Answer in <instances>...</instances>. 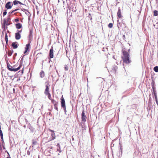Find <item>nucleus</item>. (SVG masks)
I'll use <instances>...</instances> for the list:
<instances>
[{"mask_svg": "<svg viewBox=\"0 0 158 158\" xmlns=\"http://www.w3.org/2000/svg\"><path fill=\"white\" fill-rule=\"evenodd\" d=\"M123 56L122 57L123 60V63L129 64L131 62L129 58V53L128 52L123 51Z\"/></svg>", "mask_w": 158, "mask_h": 158, "instance_id": "obj_1", "label": "nucleus"}, {"mask_svg": "<svg viewBox=\"0 0 158 158\" xmlns=\"http://www.w3.org/2000/svg\"><path fill=\"white\" fill-rule=\"evenodd\" d=\"M121 22H119V19L117 20L118 25L117 27L118 28H120V27H126V24L124 21L122 19H121Z\"/></svg>", "mask_w": 158, "mask_h": 158, "instance_id": "obj_2", "label": "nucleus"}, {"mask_svg": "<svg viewBox=\"0 0 158 158\" xmlns=\"http://www.w3.org/2000/svg\"><path fill=\"white\" fill-rule=\"evenodd\" d=\"M81 116V121H82V122H83L82 123L83 124L84 127H85V126L84 122H85L86 121V117L85 115V113L84 110H83L82 111Z\"/></svg>", "mask_w": 158, "mask_h": 158, "instance_id": "obj_3", "label": "nucleus"}, {"mask_svg": "<svg viewBox=\"0 0 158 158\" xmlns=\"http://www.w3.org/2000/svg\"><path fill=\"white\" fill-rule=\"evenodd\" d=\"M53 56V47H52L49 51L48 59H49L53 58L54 56Z\"/></svg>", "mask_w": 158, "mask_h": 158, "instance_id": "obj_4", "label": "nucleus"}, {"mask_svg": "<svg viewBox=\"0 0 158 158\" xmlns=\"http://www.w3.org/2000/svg\"><path fill=\"white\" fill-rule=\"evenodd\" d=\"M11 2H8L5 5V7L7 9H11L13 6V4L12 3V5H11Z\"/></svg>", "mask_w": 158, "mask_h": 158, "instance_id": "obj_5", "label": "nucleus"}, {"mask_svg": "<svg viewBox=\"0 0 158 158\" xmlns=\"http://www.w3.org/2000/svg\"><path fill=\"white\" fill-rule=\"evenodd\" d=\"M49 86L50 85L48 84H47L46 85V89L45 90V91L44 92V94L47 95V94H49Z\"/></svg>", "mask_w": 158, "mask_h": 158, "instance_id": "obj_6", "label": "nucleus"}, {"mask_svg": "<svg viewBox=\"0 0 158 158\" xmlns=\"http://www.w3.org/2000/svg\"><path fill=\"white\" fill-rule=\"evenodd\" d=\"M32 147H34L35 146L38 145L39 143H38V141L36 139H33L32 140Z\"/></svg>", "mask_w": 158, "mask_h": 158, "instance_id": "obj_7", "label": "nucleus"}, {"mask_svg": "<svg viewBox=\"0 0 158 158\" xmlns=\"http://www.w3.org/2000/svg\"><path fill=\"white\" fill-rule=\"evenodd\" d=\"M61 100V107L62 108L66 107L65 101L64 98L63 97V96H62Z\"/></svg>", "mask_w": 158, "mask_h": 158, "instance_id": "obj_8", "label": "nucleus"}, {"mask_svg": "<svg viewBox=\"0 0 158 158\" xmlns=\"http://www.w3.org/2000/svg\"><path fill=\"white\" fill-rule=\"evenodd\" d=\"M117 16H118V19L119 18L120 19H121L122 18V16L121 14V11L119 7L118 8V10L117 13Z\"/></svg>", "mask_w": 158, "mask_h": 158, "instance_id": "obj_9", "label": "nucleus"}, {"mask_svg": "<svg viewBox=\"0 0 158 158\" xmlns=\"http://www.w3.org/2000/svg\"><path fill=\"white\" fill-rule=\"evenodd\" d=\"M151 94H150L149 95V99L148 103V106H152V98L151 97Z\"/></svg>", "mask_w": 158, "mask_h": 158, "instance_id": "obj_10", "label": "nucleus"}, {"mask_svg": "<svg viewBox=\"0 0 158 158\" xmlns=\"http://www.w3.org/2000/svg\"><path fill=\"white\" fill-rule=\"evenodd\" d=\"M22 10L23 11H26L27 12V13H25V14L27 16H28V20H29L30 19V17L31 16V14L29 12L28 10H27L25 9H22Z\"/></svg>", "mask_w": 158, "mask_h": 158, "instance_id": "obj_11", "label": "nucleus"}, {"mask_svg": "<svg viewBox=\"0 0 158 158\" xmlns=\"http://www.w3.org/2000/svg\"><path fill=\"white\" fill-rule=\"evenodd\" d=\"M6 19H4L3 20V28L4 31H6V29L7 28V27H6Z\"/></svg>", "mask_w": 158, "mask_h": 158, "instance_id": "obj_12", "label": "nucleus"}, {"mask_svg": "<svg viewBox=\"0 0 158 158\" xmlns=\"http://www.w3.org/2000/svg\"><path fill=\"white\" fill-rule=\"evenodd\" d=\"M11 46L13 47V48L14 49H16L18 47V46L17 45V43L16 42H15L12 44Z\"/></svg>", "mask_w": 158, "mask_h": 158, "instance_id": "obj_13", "label": "nucleus"}, {"mask_svg": "<svg viewBox=\"0 0 158 158\" xmlns=\"http://www.w3.org/2000/svg\"><path fill=\"white\" fill-rule=\"evenodd\" d=\"M21 37L20 34L19 33H15V38L17 40H19L20 39Z\"/></svg>", "mask_w": 158, "mask_h": 158, "instance_id": "obj_14", "label": "nucleus"}, {"mask_svg": "<svg viewBox=\"0 0 158 158\" xmlns=\"http://www.w3.org/2000/svg\"><path fill=\"white\" fill-rule=\"evenodd\" d=\"M118 67L117 66L114 65L112 67V69L113 72L116 73L117 71Z\"/></svg>", "mask_w": 158, "mask_h": 158, "instance_id": "obj_15", "label": "nucleus"}, {"mask_svg": "<svg viewBox=\"0 0 158 158\" xmlns=\"http://www.w3.org/2000/svg\"><path fill=\"white\" fill-rule=\"evenodd\" d=\"M21 65H19V66L17 68H12V69H11V71H14V72H16L19 70L21 68Z\"/></svg>", "mask_w": 158, "mask_h": 158, "instance_id": "obj_16", "label": "nucleus"}, {"mask_svg": "<svg viewBox=\"0 0 158 158\" xmlns=\"http://www.w3.org/2000/svg\"><path fill=\"white\" fill-rule=\"evenodd\" d=\"M16 28L17 29H19L22 27V25L20 23H17L15 24Z\"/></svg>", "mask_w": 158, "mask_h": 158, "instance_id": "obj_17", "label": "nucleus"}, {"mask_svg": "<svg viewBox=\"0 0 158 158\" xmlns=\"http://www.w3.org/2000/svg\"><path fill=\"white\" fill-rule=\"evenodd\" d=\"M32 33L33 30L32 29H31L29 31V39H31L32 38Z\"/></svg>", "mask_w": 158, "mask_h": 158, "instance_id": "obj_18", "label": "nucleus"}, {"mask_svg": "<svg viewBox=\"0 0 158 158\" xmlns=\"http://www.w3.org/2000/svg\"><path fill=\"white\" fill-rule=\"evenodd\" d=\"M6 53H8V55L9 56H11L12 54L14 52V51L13 50H10L8 51V52H7V50H6Z\"/></svg>", "mask_w": 158, "mask_h": 158, "instance_id": "obj_19", "label": "nucleus"}, {"mask_svg": "<svg viewBox=\"0 0 158 158\" xmlns=\"http://www.w3.org/2000/svg\"><path fill=\"white\" fill-rule=\"evenodd\" d=\"M6 63L7 64V68L9 70L11 71L10 69H12V67L10 65L9 62Z\"/></svg>", "mask_w": 158, "mask_h": 158, "instance_id": "obj_20", "label": "nucleus"}, {"mask_svg": "<svg viewBox=\"0 0 158 158\" xmlns=\"http://www.w3.org/2000/svg\"><path fill=\"white\" fill-rule=\"evenodd\" d=\"M49 131L52 132L51 135L52 137V138H55V133L54 131L52 130H50Z\"/></svg>", "mask_w": 158, "mask_h": 158, "instance_id": "obj_21", "label": "nucleus"}, {"mask_svg": "<svg viewBox=\"0 0 158 158\" xmlns=\"http://www.w3.org/2000/svg\"><path fill=\"white\" fill-rule=\"evenodd\" d=\"M54 106H55L56 105H58V102H56L55 100L52 99L51 100Z\"/></svg>", "mask_w": 158, "mask_h": 158, "instance_id": "obj_22", "label": "nucleus"}, {"mask_svg": "<svg viewBox=\"0 0 158 158\" xmlns=\"http://www.w3.org/2000/svg\"><path fill=\"white\" fill-rule=\"evenodd\" d=\"M45 74L44 71H42L40 73V77L42 78L44 77Z\"/></svg>", "mask_w": 158, "mask_h": 158, "instance_id": "obj_23", "label": "nucleus"}, {"mask_svg": "<svg viewBox=\"0 0 158 158\" xmlns=\"http://www.w3.org/2000/svg\"><path fill=\"white\" fill-rule=\"evenodd\" d=\"M30 47V43H29L26 45V47L25 48V49L28 50L29 49Z\"/></svg>", "mask_w": 158, "mask_h": 158, "instance_id": "obj_24", "label": "nucleus"}, {"mask_svg": "<svg viewBox=\"0 0 158 158\" xmlns=\"http://www.w3.org/2000/svg\"><path fill=\"white\" fill-rule=\"evenodd\" d=\"M153 91V92L152 93V95L153 98H154L155 97H157L156 90H154Z\"/></svg>", "mask_w": 158, "mask_h": 158, "instance_id": "obj_25", "label": "nucleus"}, {"mask_svg": "<svg viewBox=\"0 0 158 158\" xmlns=\"http://www.w3.org/2000/svg\"><path fill=\"white\" fill-rule=\"evenodd\" d=\"M19 10V8H17L14 10L10 11V12H9V14L10 15H11L14 12H15L18 11V10Z\"/></svg>", "mask_w": 158, "mask_h": 158, "instance_id": "obj_26", "label": "nucleus"}, {"mask_svg": "<svg viewBox=\"0 0 158 158\" xmlns=\"http://www.w3.org/2000/svg\"><path fill=\"white\" fill-rule=\"evenodd\" d=\"M5 39V40H6V44H7L8 43V36L7 34L6 31V32Z\"/></svg>", "mask_w": 158, "mask_h": 158, "instance_id": "obj_27", "label": "nucleus"}, {"mask_svg": "<svg viewBox=\"0 0 158 158\" xmlns=\"http://www.w3.org/2000/svg\"><path fill=\"white\" fill-rule=\"evenodd\" d=\"M136 107V105L135 104H133L131 106V109H132L133 110L135 109Z\"/></svg>", "mask_w": 158, "mask_h": 158, "instance_id": "obj_28", "label": "nucleus"}, {"mask_svg": "<svg viewBox=\"0 0 158 158\" xmlns=\"http://www.w3.org/2000/svg\"><path fill=\"white\" fill-rule=\"evenodd\" d=\"M154 15L155 16H157L158 15V11L155 10L153 11Z\"/></svg>", "mask_w": 158, "mask_h": 158, "instance_id": "obj_29", "label": "nucleus"}, {"mask_svg": "<svg viewBox=\"0 0 158 158\" xmlns=\"http://www.w3.org/2000/svg\"><path fill=\"white\" fill-rule=\"evenodd\" d=\"M156 72H158V66H155L153 69Z\"/></svg>", "mask_w": 158, "mask_h": 158, "instance_id": "obj_30", "label": "nucleus"}, {"mask_svg": "<svg viewBox=\"0 0 158 158\" xmlns=\"http://www.w3.org/2000/svg\"><path fill=\"white\" fill-rule=\"evenodd\" d=\"M19 1L16 0H14L13 2V4L14 5H16L18 4Z\"/></svg>", "mask_w": 158, "mask_h": 158, "instance_id": "obj_31", "label": "nucleus"}, {"mask_svg": "<svg viewBox=\"0 0 158 158\" xmlns=\"http://www.w3.org/2000/svg\"><path fill=\"white\" fill-rule=\"evenodd\" d=\"M24 56V55L23 56V57L21 58L20 60V65H21V66H22L23 63V57Z\"/></svg>", "mask_w": 158, "mask_h": 158, "instance_id": "obj_32", "label": "nucleus"}, {"mask_svg": "<svg viewBox=\"0 0 158 158\" xmlns=\"http://www.w3.org/2000/svg\"><path fill=\"white\" fill-rule=\"evenodd\" d=\"M1 141L2 142V146L4 149H5V143L3 140V139H1Z\"/></svg>", "mask_w": 158, "mask_h": 158, "instance_id": "obj_33", "label": "nucleus"}, {"mask_svg": "<svg viewBox=\"0 0 158 158\" xmlns=\"http://www.w3.org/2000/svg\"><path fill=\"white\" fill-rule=\"evenodd\" d=\"M5 56V59L6 61V63L8 62V57L6 55V54H5L4 56Z\"/></svg>", "mask_w": 158, "mask_h": 158, "instance_id": "obj_34", "label": "nucleus"}, {"mask_svg": "<svg viewBox=\"0 0 158 158\" xmlns=\"http://www.w3.org/2000/svg\"><path fill=\"white\" fill-rule=\"evenodd\" d=\"M0 135L1 138H3L2 131L1 130H0Z\"/></svg>", "mask_w": 158, "mask_h": 158, "instance_id": "obj_35", "label": "nucleus"}, {"mask_svg": "<svg viewBox=\"0 0 158 158\" xmlns=\"http://www.w3.org/2000/svg\"><path fill=\"white\" fill-rule=\"evenodd\" d=\"M113 24L111 23H110L108 25V27L110 28H111L113 27Z\"/></svg>", "mask_w": 158, "mask_h": 158, "instance_id": "obj_36", "label": "nucleus"}, {"mask_svg": "<svg viewBox=\"0 0 158 158\" xmlns=\"http://www.w3.org/2000/svg\"><path fill=\"white\" fill-rule=\"evenodd\" d=\"M6 10H4V12L3 13V17L5 16V15H6L7 14V11Z\"/></svg>", "mask_w": 158, "mask_h": 158, "instance_id": "obj_37", "label": "nucleus"}, {"mask_svg": "<svg viewBox=\"0 0 158 158\" xmlns=\"http://www.w3.org/2000/svg\"><path fill=\"white\" fill-rule=\"evenodd\" d=\"M120 139H119V144L120 145V148H121H121H122V143L121 142V141H120Z\"/></svg>", "mask_w": 158, "mask_h": 158, "instance_id": "obj_38", "label": "nucleus"}, {"mask_svg": "<svg viewBox=\"0 0 158 158\" xmlns=\"http://www.w3.org/2000/svg\"><path fill=\"white\" fill-rule=\"evenodd\" d=\"M11 19L10 18H8L6 20V23H9L10 22Z\"/></svg>", "mask_w": 158, "mask_h": 158, "instance_id": "obj_39", "label": "nucleus"}, {"mask_svg": "<svg viewBox=\"0 0 158 158\" xmlns=\"http://www.w3.org/2000/svg\"><path fill=\"white\" fill-rule=\"evenodd\" d=\"M154 98H155V101L157 106H158V100H157V97H155Z\"/></svg>", "mask_w": 158, "mask_h": 158, "instance_id": "obj_40", "label": "nucleus"}, {"mask_svg": "<svg viewBox=\"0 0 158 158\" xmlns=\"http://www.w3.org/2000/svg\"><path fill=\"white\" fill-rule=\"evenodd\" d=\"M68 69H69L68 66L67 65H65V67H64V70L65 71H67V70H68Z\"/></svg>", "mask_w": 158, "mask_h": 158, "instance_id": "obj_41", "label": "nucleus"}, {"mask_svg": "<svg viewBox=\"0 0 158 158\" xmlns=\"http://www.w3.org/2000/svg\"><path fill=\"white\" fill-rule=\"evenodd\" d=\"M47 95H48V98L49 99L51 100L52 99H51V95L50 94V93L49 94H47Z\"/></svg>", "mask_w": 158, "mask_h": 158, "instance_id": "obj_42", "label": "nucleus"}, {"mask_svg": "<svg viewBox=\"0 0 158 158\" xmlns=\"http://www.w3.org/2000/svg\"><path fill=\"white\" fill-rule=\"evenodd\" d=\"M152 87L153 91H154V90H156V87L154 86V85H152Z\"/></svg>", "mask_w": 158, "mask_h": 158, "instance_id": "obj_43", "label": "nucleus"}, {"mask_svg": "<svg viewBox=\"0 0 158 158\" xmlns=\"http://www.w3.org/2000/svg\"><path fill=\"white\" fill-rule=\"evenodd\" d=\"M57 105H56L55 106H54L55 109L57 111H58V108L57 107Z\"/></svg>", "mask_w": 158, "mask_h": 158, "instance_id": "obj_44", "label": "nucleus"}, {"mask_svg": "<svg viewBox=\"0 0 158 158\" xmlns=\"http://www.w3.org/2000/svg\"><path fill=\"white\" fill-rule=\"evenodd\" d=\"M63 108V109L64 110V111L65 114H66V113L67 111H66V107Z\"/></svg>", "mask_w": 158, "mask_h": 158, "instance_id": "obj_45", "label": "nucleus"}, {"mask_svg": "<svg viewBox=\"0 0 158 158\" xmlns=\"http://www.w3.org/2000/svg\"><path fill=\"white\" fill-rule=\"evenodd\" d=\"M17 55V53H15L14 54V55L13 56L14 59H15V57Z\"/></svg>", "mask_w": 158, "mask_h": 158, "instance_id": "obj_46", "label": "nucleus"}, {"mask_svg": "<svg viewBox=\"0 0 158 158\" xmlns=\"http://www.w3.org/2000/svg\"><path fill=\"white\" fill-rule=\"evenodd\" d=\"M12 24V23H6V25L8 26H9V25H10V24Z\"/></svg>", "mask_w": 158, "mask_h": 158, "instance_id": "obj_47", "label": "nucleus"}, {"mask_svg": "<svg viewBox=\"0 0 158 158\" xmlns=\"http://www.w3.org/2000/svg\"><path fill=\"white\" fill-rule=\"evenodd\" d=\"M15 21L16 22H19V19H15Z\"/></svg>", "mask_w": 158, "mask_h": 158, "instance_id": "obj_48", "label": "nucleus"}, {"mask_svg": "<svg viewBox=\"0 0 158 158\" xmlns=\"http://www.w3.org/2000/svg\"><path fill=\"white\" fill-rule=\"evenodd\" d=\"M57 150L58 151H59L60 153L61 151L60 150V147H59V148H58L57 149Z\"/></svg>", "mask_w": 158, "mask_h": 158, "instance_id": "obj_49", "label": "nucleus"}, {"mask_svg": "<svg viewBox=\"0 0 158 158\" xmlns=\"http://www.w3.org/2000/svg\"><path fill=\"white\" fill-rule=\"evenodd\" d=\"M18 4H19L20 5H25V4H23L21 2H20L19 1Z\"/></svg>", "mask_w": 158, "mask_h": 158, "instance_id": "obj_50", "label": "nucleus"}, {"mask_svg": "<svg viewBox=\"0 0 158 158\" xmlns=\"http://www.w3.org/2000/svg\"><path fill=\"white\" fill-rule=\"evenodd\" d=\"M57 146L58 147V148H59V147H60V145L59 143H57Z\"/></svg>", "mask_w": 158, "mask_h": 158, "instance_id": "obj_51", "label": "nucleus"}, {"mask_svg": "<svg viewBox=\"0 0 158 158\" xmlns=\"http://www.w3.org/2000/svg\"><path fill=\"white\" fill-rule=\"evenodd\" d=\"M27 51H28L27 50L25 49V50L24 52V54H25L27 52Z\"/></svg>", "mask_w": 158, "mask_h": 158, "instance_id": "obj_52", "label": "nucleus"}, {"mask_svg": "<svg viewBox=\"0 0 158 158\" xmlns=\"http://www.w3.org/2000/svg\"><path fill=\"white\" fill-rule=\"evenodd\" d=\"M119 151L121 152V154H122V148L121 149V148H120Z\"/></svg>", "mask_w": 158, "mask_h": 158, "instance_id": "obj_53", "label": "nucleus"}, {"mask_svg": "<svg viewBox=\"0 0 158 158\" xmlns=\"http://www.w3.org/2000/svg\"><path fill=\"white\" fill-rule=\"evenodd\" d=\"M13 92L14 94L15 93V88L13 89Z\"/></svg>", "mask_w": 158, "mask_h": 158, "instance_id": "obj_54", "label": "nucleus"}, {"mask_svg": "<svg viewBox=\"0 0 158 158\" xmlns=\"http://www.w3.org/2000/svg\"><path fill=\"white\" fill-rule=\"evenodd\" d=\"M9 141L10 144H11L12 142V140L10 139Z\"/></svg>", "mask_w": 158, "mask_h": 158, "instance_id": "obj_55", "label": "nucleus"}, {"mask_svg": "<svg viewBox=\"0 0 158 158\" xmlns=\"http://www.w3.org/2000/svg\"><path fill=\"white\" fill-rule=\"evenodd\" d=\"M22 30H21L20 31H19V30H18V33H20L22 32Z\"/></svg>", "mask_w": 158, "mask_h": 158, "instance_id": "obj_56", "label": "nucleus"}, {"mask_svg": "<svg viewBox=\"0 0 158 158\" xmlns=\"http://www.w3.org/2000/svg\"><path fill=\"white\" fill-rule=\"evenodd\" d=\"M27 155H29V154H30L29 151H27Z\"/></svg>", "mask_w": 158, "mask_h": 158, "instance_id": "obj_57", "label": "nucleus"}, {"mask_svg": "<svg viewBox=\"0 0 158 158\" xmlns=\"http://www.w3.org/2000/svg\"><path fill=\"white\" fill-rule=\"evenodd\" d=\"M23 72V70L21 71V74H22Z\"/></svg>", "mask_w": 158, "mask_h": 158, "instance_id": "obj_58", "label": "nucleus"}, {"mask_svg": "<svg viewBox=\"0 0 158 158\" xmlns=\"http://www.w3.org/2000/svg\"><path fill=\"white\" fill-rule=\"evenodd\" d=\"M155 26H156L155 24H153V26L154 27L156 28V29H157L158 28L157 27H155Z\"/></svg>", "mask_w": 158, "mask_h": 158, "instance_id": "obj_59", "label": "nucleus"}, {"mask_svg": "<svg viewBox=\"0 0 158 158\" xmlns=\"http://www.w3.org/2000/svg\"><path fill=\"white\" fill-rule=\"evenodd\" d=\"M25 121H26V123H27V122H28V121L27 120V119H25Z\"/></svg>", "mask_w": 158, "mask_h": 158, "instance_id": "obj_60", "label": "nucleus"}, {"mask_svg": "<svg viewBox=\"0 0 158 158\" xmlns=\"http://www.w3.org/2000/svg\"><path fill=\"white\" fill-rule=\"evenodd\" d=\"M123 39H124L125 38V35H123Z\"/></svg>", "mask_w": 158, "mask_h": 158, "instance_id": "obj_61", "label": "nucleus"}, {"mask_svg": "<svg viewBox=\"0 0 158 158\" xmlns=\"http://www.w3.org/2000/svg\"><path fill=\"white\" fill-rule=\"evenodd\" d=\"M23 127H24V128H26V125H24V126H23Z\"/></svg>", "mask_w": 158, "mask_h": 158, "instance_id": "obj_62", "label": "nucleus"}, {"mask_svg": "<svg viewBox=\"0 0 158 158\" xmlns=\"http://www.w3.org/2000/svg\"><path fill=\"white\" fill-rule=\"evenodd\" d=\"M6 158H11L9 156V157H7Z\"/></svg>", "mask_w": 158, "mask_h": 158, "instance_id": "obj_63", "label": "nucleus"}, {"mask_svg": "<svg viewBox=\"0 0 158 158\" xmlns=\"http://www.w3.org/2000/svg\"><path fill=\"white\" fill-rule=\"evenodd\" d=\"M90 20H92V18L91 17H91H90Z\"/></svg>", "mask_w": 158, "mask_h": 158, "instance_id": "obj_64", "label": "nucleus"}]
</instances>
